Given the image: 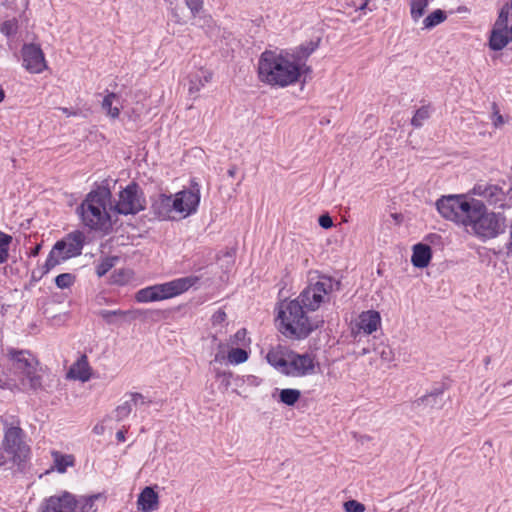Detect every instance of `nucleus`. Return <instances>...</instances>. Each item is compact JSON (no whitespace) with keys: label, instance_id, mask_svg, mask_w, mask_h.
Instances as JSON below:
<instances>
[{"label":"nucleus","instance_id":"nucleus-1","mask_svg":"<svg viewBox=\"0 0 512 512\" xmlns=\"http://www.w3.org/2000/svg\"><path fill=\"white\" fill-rule=\"evenodd\" d=\"M332 291V277L326 275L321 276L315 284L306 287L297 299L280 307L277 315L279 331L288 338L302 340L322 327L324 320L309 319L304 309L315 311L324 301V296Z\"/></svg>","mask_w":512,"mask_h":512},{"label":"nucleus","instance_id":"nucleus-2","mask_svg":"<svg viewBox=\"0 0 512 512\" xmlns=\"http://www.w3.org/2000/svg\"><path fill=\"white\" fill-rule=\"evenodd\" d=\"M258 76L269 85L287 87L297 83L301 73L284 51L265 50L258 60Z\"/></svg>","mask_w":512,"mask_h":512},{"label":"nucleus","instance_id":"nucleus-3","mask_svg":"<svg viewBox=\"0 0 512 512\" xmlns=\"http://www.w3.org/2000/svg\"><path fill=\"white\" fill-rule=\"evenodd\" d=\"M200 202L199 185L192 182L191 189L172 195L161 193L151 197V210L161 220L173 219V212L188 216L196 212Z\"/></svg>","mask_w":512,"mask_h":512},{"label":"nucleus","instance_id":"nucleus-4","mask_svg":"<svg viewBox=\"0 0 512 512\" xmlns=\"http://www.w3.org/2000/svg\"><path fill=\"white\" fill-rule=\"evenodd\" d=\"M8 358L11 363V369L15 374H20L21 384L28 387L33 392L46 390L42 383V375L39 373L38 360L28 350L8 349Z\"/></svg>","mask_w":512,"mask_h":512},{"label":"nucleus","instance_id":"nucleus-5","mask_svg":"<svg viewBox=\"0 0 512 512\" xmlns=\"http://www.w3.org/2000/svg\"><path fill=\"white\" fill-rule=\"evenodd\" d=\"M470 217L465 226H471L475 233L483 238H495L505 231V217L500 213H488L485 204L481 200L472 203Z\"/></svg>","mask_w":512,"mask_h":512},{"label":"nucleus","instance_id":"nucleus-6","mask_svg":"<svg viewBox=\"0 0 512 512\" xmlns=\"http://www.w3.org/2000/svg\"><path fill=\"white\" fill-rule=\"evenodd\" d=\"M199 280V276L190 275L162 284L148 286L135 293V300L138 303H148L173 298L186 292L198 283Z\"/></svg>","mask_w":512,"mask_h":512},{"label":"nucleus","instance_id":"nucleus-7","mask_svg":"<svg viewBox=\"0 0 512 512\" xmlns=\"http://www.w3.org/2000/svg\"><path fill=\"white\" fill-rule=\"evenodd\" d=\"M24 431L19 426H11L5 430L1 449L4 450L17 467L16 471L23 473L30 456V447L24 442Z\"/></svg>","mask_w":512,"mask_h":512},{"label":"nucleus","instance_id":"nucleus-8","mask_svg":"<svg viewBox=\"0 0 512 512\" xmlns=\"http://www.w3.org/2000/svg\"><path fill=\"white\" fill-rule=\"evenodd\" d=\"M474 201L476 199H467L464 195L442 196L437 200L436 208L444 218L465 226Z\"/></svg>","mask_w":512,"mask_h":512},{"label":"nucleus","instance_id":"nucleus-9","mask_svg":"<svg viewBox=\"0 0 512 512\" xmlns=\"http://www.w3.org/2000/svg\"><path fill=\"white\" fill-rule=\"evenodd\" d=\"M146 207L144 193L138 183L131 182L119 193L114 210L121 215H135Z\"/></svg>","mask_w":512,"mask_h":512},{"label":"nucleus","instance_id":"nucleus-10","mask_svg":"<svg viewBox=\"0 0 512 512\" xmlns=\"http://www.w3.org/2000/svg\"><path fill=\"white\" fill-rule=\"evenodd\" d=\"M77 210L84 225L90 229L108 232L112 228L110 215L105 207L83 202Z\"/></svg>","mask_w":512,"mask_h":512},{"label":"nucleus","instance_id":"nucleus-11","mask_svg":"<svg viewBox=\"0 0 512 512\" xmlns=\"http://www.w3.org/2000/svg\"><path fill=\"white\" fill-rule=\"evenodd\" d=\"M77 499L67 491L46 498L40 506L39 512H76Z\"/></svg>","mask_w":512,"mask_h":512},{"label":"nucleus","instance_id":"nucleus-12","mask_svg":"<svg viewBox=\"0 0 512 512\" xmlns=\"http://www.w3.org/2000/svg\"><path fill=\"white\" fill-rule=\"evenodd\" d=\"M289 363L285 370L286 376L302 377L314 372V359L309 353L298 354L292 350L288 351Z\"/></svg>","mask_w":512,"mask_h":512},{"label":"nucleus","instance_id":"nucleus-13","mask_svg":"<svg viewBox=\"0 0 512 512\" xmlns=\"http://www.w3.org/2000/svg\"><path fill=\"white\" fill-rule=\"evenodd\" d=\"M320 39L302 43L291 52L284 51L289 59L299 68L301 75L311 73L312 69L306 64L310 55L319 47Z\"/></svg>","mask_w":512,"mask_h":512},{"label":"nucleus","instance_id":"nucleus-14","mask_svg":"<svg viewBox=\"0 0 512 512\" xmlns=\"http://www.w3.org/2000/svg\"><path fill=\"white\" fill-rule=\"evenodd\" d=\"M23 66L31 73H41L46 68L44 53L39 45L24 44L21 50Z\"/></svg>","mask_w":512,"mask_h":512},{"label":"nucleus","instance_id":"nucleus-15","mask_svg":"<svg viewBox=\"0 0 512 512\" xmlns=\"http://www.w3.org/2000/svg\"><path fill=\"white\" fill-rule=\"evenodd\" d=\"M472 193L484 198L488 204L500 208L501 202H505V192L498 185L479 182L473 187Z\"/></svg>","mask_w":512,"mask_h":512},{"label":"nucleus","instance_id":"nucleus-16","mask_svg":"<svg viewBox=\"0 0 512 512\" xmlns=\"http://www.w3.org/2000/svg\"><path fill=\"white\" fill-rule=\"evenodd\" d=\"M414 404L418 407L424 406L431 409H442L445 404L444 385L435 387L431 392L415 400Z\"/></svg>","mask_w":512,"mask_h":512},{"label":"nucleus","instance_id":"nucleus-17","mask_svg":"<svg viewBox=\"0 0 512 512\" xmlns=\"http://www.w3.org/2000/svg\"><path fill=\"white\" fill-rule=\"evenodd\" d=\"M67 254L68 253L65 250V241L58 240L52 247L45 261L44 273H48L60 263L72 258V256H67Z\"/></svg>","mask_w":512,"mask_h":512},{"label":"nucleus","instance_id":"nucleus-18","mask_svg":"<svg viewBox=\"0 0 512 512\" xmlns=\"http://www.w3.org/2000/svg\"><path fill=\"white\" fill-rule=\"evenodd\" d=\"M212 79V73L208 70L200 69L188 75V93L193 98L198 96L202 87Z\"/></svg>","mask_w":512,"mask_h":512},{"label":"nucleus","instance_id":"nucleus-19","mask_svg":"<svg viewBox=\"0 0 512 512\" xmlns=\"http://www.w3.org/2000/svg\"><path fill=\"white\" fill-rule=\"evenodd\" d=\"M60 241H65V250L67 256L77 257L81 255L85 243V236L83 232L76 230L69 234Z\"/></svg>","mask_w":512,"mask_h":512},{"label":"nucleus","instance_id":"nucleus-20","mask_svg":"<svg viewBox=\"0 0 512 512\" xmlns=\"http://www.w3.org/2000/svg\"><path fill=\"white\" fill-rule=\"evenodd\" d=\"M432 250L431 247L424 243H417L413 246V253L411 256V263L416 268H426L431 261Z\"/></svg>","mask_w":512,"mask_h":512},{"label":"nucleus","instance_id":"nucleus-21","mask_svg":"<svg viewBox=\"0 0 512 512\" xmlns=\"http://www.w3.org/2000/svg\"><path fill=\"white\" fill-rule=\"evenodd\" d=\"M158 493L152 487H145L138 496V506L142 512H151L158 508Z\"/></svg>","mask_w":512,"mask_h":512},{"label":"nucleus","instance_id":"nucleus-22","mask_svg":"<svg viewBox=\"0 0 512 512\" xmlns=\"http://www.w3.org/2000/svg\"><path fill=\"white\" fill-rule=\"evenodd\" d=\"M380 321L379 312L370 310L362 313L359 326L366 334H372L378 329Z\"/></svg>","mask_w":512,"mask_h":512},{"label":"nucleus","instance_id":"nucleus-23","mask_svg":"<svg viewBox=\"0 0 512 512\" xmlns=\"http://www.w3.org/2000/svg\"><path fill=\"white\" fill-rule=\"evenodd\" d=\"M112 194L108 187L100 186L96 190H92L87 194L85 200L86 204H94L98 207H105L107 201L111 198Z\"/></svg>","mask_w":512,"mask_h":512},{"label":"nucleus","instance_id":"nucleus-24","mask_svg":"<svg viewBox=\"0 0 512 512\" xmlns=\"http://www.w3.org/2000/svg\"><path fill=\"white\" fill-rule=\"evenodd\" d=\"M139 314H140L139 310H126L125 311V310H120V309H117V310L103 309L98 312V315L109 325L116 323L115 318L124 319L127 316H132V318L135 319L137 317V315H139Z\"/></svg>","mask_w":512,"mask_h":512},{"label":"nucleus","instance_id":"nucleus-25","mask_svg":"<svg viewBox=\"0 0 512 512\" xmlns=\"http://www.w3.org/2000/svg\"><path fill=\"white\" fill-rule=\"evenodd\" d=\"M267 362L285 375L288 368L289 357H285L282 351L271 349L266 355Z\"/></svg>","mask_w":512,"mask_h":512},{"label":"nucleus","instance_id":"nucleus-26","mask_svg":"<svg viewBox=\"0 0 512 512\" xmlns=\"http://www.w3.org/2000/svg\"><path fill=\"white\" fill-rule=\"evenodd\" d=\"M103 497L104 495L102 493L81 496L77 499V509H79V512H97L95 501Z\"/></svg>","mask_w":512,"mask_h":512},{"label":"nucleus","instance_id":"nucleus-27","mask_svg":"<svg viewBox=\"0 0 512 512\" xmlns=\"http://www.w3.org/2000/svg\"><path fill=\"white\" fill-rule=\"evenodd\" d=\"M118 101L119 96L114 93H108L102 101V109L106 111L107 115L115 119L119 116L120 110L117 106H113V101Z\"/></svg>","mask_w":512,"mask_h":512},{"label":"nucleus","instance_id":"nucleus-28","mask_svg":"<svg viewBox=\"0 0 512 512\" xmlns=\"http://www.w3.org/2000/svg\"><path fill=\"white\" fill-rule=\"evenodd\" d=\"M300 397L301 392L298 389L286 388L279 392V402L287 406H294Z\"/></svg>","mask_w":512,"mask_h":512},{"label":"nucleus","instance_id":"nucleus-29","mask_svg":"<svg viewBox=\"0 0 512 512\" xmlns=\"http://www.w3.org/2000/svg\"><path fill=\"white\" fill-rule=\"evenodd\" d=\"M446 18L447 15L444 10L436 9L423 20V28L432 29L440 23L444 22Z\"/></svg>","mask_w":512,"mask_h":512},{"label":"nucleus","instance_id":"nucleus-30","mask_svg":"<svg viewBox=\"0 0 512 512\" xmlns=\"http://www.w3.org/2000/svg\"><path fill=\"white\" fill-rule=\"evenodd\" d=\"M118 261V256H105L101 258L99 263L96 265L97 276L103 277L104 275H106Z\"/></svg>","mask_w":512,"mask_h":512},{"label":"nucleus","instance_id":"nucleus-31","mask_svg":"<svg viewBox=\"0 0 512 512\" xmlns=\"http://www.w3.org/2000/svg\"><path fill=\"white\" fill-rule=\"evenodd\" d=\"M429 5V0H411L410 1V14L413 21L417 22L426 11Z\"/></svg>","mask_w":512,"mask_h":512},{"label":"nucleus","instance_id":"nucleus-32","mask_svg":"<svg viewBox=\"0 0 512 512\" xmlns=\"http://www.w3.org/2000/svg\"><path fill=\"white\" fill-rule=\"evenodd\" d=\"M54 464L59 473H64L69 466L74 465V457L72 455H63L59 452H54Z\"/></svg>","mask_w":512,"mask_h":512},{"label":"nucleus","instance_id":"nucleus-33","mask_svg":"<svg viewBox=\"0 0 512 512\" xmlns=\"http://www.w3.org/2000/svg\"><path fill=\"white\" fill-rule=\"evenodd\" d=\"M12 236L0 231V264L5 263L9 257V247L12 243Z\"/></svg>","mask_w":512,"mask_h":512},{"label":"nucleus","instance_id":"nucleus-34","mask_svg":"<svg viewBox=\"0 0 512 512\" xmlns=\"http://www.w3.org/2000/svg\"><path fill=\"white\" fill-rule=\"evenodd\" d=\"M248 352L242 348H232L228 353V359L231 363L241 364L248 359Z\"/></svg>","mask_w":512,"mask_h":512},{"label":"nucleus","instance_id":"nucleus-35","mask_svg":"<svg viewBox=\"0 0 512 512\" xmlns=\"http://www.w3.org/2000/svg\"><path fill=\"white\" fill-rule=\"evenodd\" d=\"M18 21L16 18L6 20L0 25V32L7 37H12L17 33Z\"/></svg>","mask_w":512,"mask_h":512},{"label":"nucleus","instance_id":"nucleus-36","mask_svg":"<svg viewBox=\"0 0 512 512\" xmlns=\"http://www.w3.org/2000/svg\"><path fill=\"white\" fill-rule=\"evenodd\" d=\"M75 279V275L71 273H62L56 276L55 285L60 289H66L74 284Z\"/></svg>","mask_w":512,"mask_h":512},{"label":"nucleus","instance_id":"nucleus-37","mask_svg":"<svg viewBox=\"0 0 512 512\" xmlns=\"http://www.w3.org/2000/svg\"><path fill=\"white\" fill-rule=\"evenodd\" d=\"M132 411V402L125 401L123 404L117 406L115 409V419L116 421H122L127 418Z\"/></svg>","mask_w":512,"mask_h":512},{"label":"nucleus","instance_id":"nucleus-38","mask_svg":"<svg viewBox=\"0 0 512 512\" xmlns=\"http://www.w3.org/2000/svg\"><path fill=\"white\" fill-rule=\"evenodd\" d=\"M428 118H429L428 109L426 107H421L416 110L414 116L411 119V124L414 127L419 128L423 125L424 120H426Z\"/></svg>","mask_w":512,"mask_h":512},{"label":"nucleus","instance_id":"nucleus-39","mask_svg":"<svg viewBox=\"0 0 512 512\" xmlns=\"http://www.w3.org/2000/svg\"><path fill=\"white\" fill-rule=\"evenodd\" d=\"M345 512H364L365 505L357 500H348L344 503Z\"/></svg>","mask_w":512,"mask_h":512},{"label":"nucleus","instance_id":"nucleus-40","mask_svg":"<svg viewBox=\"0 0 512 512\" xmlns=\"http://www.w3.org/2000/svg\"><path fill=\"white\" fill-rule=\"evenodd\" d=\"M184 3L190 9L193 16H196L203 8L202 0H184Z\"/></svg>","mask_w":512,"mask_h":512},{"label":"nucleus","instance_id":"nucleus-41","mask_svg":"<svg viewBox=\"0 0 512 512\" xmlns=\"http://www.w3.org/2000/svg\"><path fill=\"white\" fill-rule=\"evenodd\" d=\"M129 395L131 397V402L134 405H138V404L144 405V404H150L152 402L151 400L146 401L145 397L141 393H138V392H132Z\"/></svg>","mask_w":512,"mask_h":512},{"label":"nucleus","instance_id":"nucleus-42","mask_svg":"<svg viewBox=\"0 0 512 512\" xmlns=\"http://www.w3.org/2000/svg\"><path fill=\"white\" fill-rule=\"evenodd\" d=\"M318 223L324 229H329L333 226V220L329 214L320 215Z\"/></svg>","mask_w":512,"mask_h":512},{"label":"nucleus","instance_id":"nucleus-43","mask_svg":"<svg viewBox=\"0 0 512 512\" xmlns=\"http://www.w3.org/2000/svg\"><path fill=\"white\" fill-rule=\"evenodd\" d=\"M492 108H493V111H494L493 112V116H494L493 124H494L495 127H499V126L504 124V118L499 113V110H498V107H497L496 103L492 104Z\"/></svg>","mask_w":512,"mask_h":512},{"label":"nucleus","instance_id":"nucleus-44","mask_svg":"<svg viewBox=\"0 0 512 512\" xmlns=\"http://www.w3.org/2000/svg\"><path fill=\"white\" fill-rule=\"evenodd\" d=\"M212 324L213 325H219L223 323L226 320V313L222 309H218L213 315H212Z\"/></svg>","mask_w":512,"mask_h":512},{"label":"nucleus","instance_id":"nucleus-45","mask_svg":"<svg viewBox=\"0 0 512 512\" xmlns=\"http://www.w3.org/2000/svg\"><path fill=\"white\" fill-rule=\"evenodd\" d=\"M247 331L246 329L242 328L239 329L233 336L232 343L233 344H244V341L246 339Z\"/></svg>","mask_w":512,"mask_h":512},{"label":"nucleus","instance_id":"nucleus-46","mask_svg":"<svg viewBox=\"0 0 512 512\" xmlns=\"http://www.w3.org/2000/svg\"><path fill=\"white\" fill-rule=\"evenodd\" d=\"M512 207V187L505 192V202H501V208L506 209Z\"/></svg>","mask_w":512,"mask_h":512},{"label":"nucleus","instance_id":"nucleus-47","mask_svg":"<svg viewBox=\"0 0 512 512\" xmlns=\"http://www.w3.org/2000/svg\"><path fill=\"white\" fill-rule=\"evenodd\" d=\"M77 379L81 380V381H87L89 380L90 378V374L88 373V370L84 369V370H80L78 372V375L75 376Z\"/></svg>","mask_w":512,"mask_h":512},{"label":"nucleus","instance_id":"nucleus-48","mask_svg":"<svg viewBox=\"0 0 512 512\" xmlns=\"http://www.w3.org/2000/svg\"><path fill=\"white\" fill-rule=\"evenodd\" d=\"M46 273H44V270L40 273H37L36 271H32L31 274V282H38Z\"/></svg>","mask_w":512,"mask_h":512},{"label":"nucleus","instance_id":"nucleus-49","mask_svg":"<svg viewBox=\"0 0 512 512\" xmlns=\"http://www.w3.org/2000/svg\"><path fill=\"white\" fill-rule=\"evenodd\" d=\"M59 110H61L62 113L66 114L68 117L69 116H77L78 115V111H72V110H70L67 107H60Z\"/></svg>","mask_w":512,"mask_h":512},{"label":"nucleus","instance_id":"nucleus-50","mask_svg":"<svg viewBox=\"0 0 512 512\" xmlns=\"http://www.w3.org/2000/svg\"><path fill=\"white\" fill-rule=\"evenodd\" d=\"M370 0H359V3H354V5L360 9V10H364L365 8H367L368 6V3H369Z\"/></svg>","mask_w":512,"mask_h":512},{"label":"nucleus","instance_id":"nucleus-51","mask_svg":"<svg viewBox=\"0 0 512 512\" xmlns=\"http://www.w3.org/2000/svg\"><path fill=\"white\" fill-rule=\"evenodd\" d=\"M40 250H41V245H40V244H37V245H35V246L31 249V251H30L29 255H30L31 257H36V256L39 254Z\"/></svg>","mask_w":512,"mask_h":512},{"label":"nucleus","instance_id":"nucleus-52","mask_svg":"<svg viewBox=\"0 0 512 512\" xmlns=\"http://www.w3.org/2000/svg\"><path fill=\"white\" fill-rule=\"evenodd\" d=\"M125 433H126V430H119V431L116 433V439H117L119 442H124V441H125Z\"/></svg>","mask_w":512,"mask_h":512},{"label":"nucleus","instance_id":"nucleus-53","mask_svg":"<svg viewBox=\"0 0 512 512\" xmlns=\"http://www.w3.org/2000/svg\"><path fill=\"white\" fill-rule=\"evenodd\" d=\"M5 453L4 450H0V467L4 466L6 463H7V458L5 456Z\"/></svg>","mask_w":512,"mask_h":512},{"label":"nucleus","instance_id":"nucleus-54","mask_svg":"<svg viewBox=\"0 0 512 512\" xmlns=\"http://www.w3.org/2000/svg\"><path fill=\"white\" fill-rule=\"evenodd\" d=\"M236 172H237V167L235 165H232L228 171H227V174L229 177H234L236 175Z\"/></svg>","mask_w":512,"mask_h":512},{"label":"nucleus","instance_id":"nucleus-55","mask_svg":"<svg viewBox=\"0 0 512 512\" xmlns=\"http://www.w3.org/2000/svg\"><path fill=\"white\" fill-rule=\"evenodd\" d=\"M333 290L339 291L341 289V281L333 279Z\"/></svg>","mask_w":512,"mask_h":512},{"label":"nucleus","instance_id":"nucleus-56","mask_svg":"<svg viewBox=\"0 0 512 512\" xmlns=\"http://www.w3.org/2000/svg\"><path fill=\"white\" fill-rule=\"evenodd\" d=\"M508 249H509V251L512 252V224H511V229H510V241L508 243Z\"/></svg>","mask_w":512,"mask_h":512},{"label":"nucleus","instance_id":"nucleus-57","mask_svg":"<svg viewBox=\"0 0 512 512\" xmlns=\"http://www.w3.org/2000/svg\"><path fill=\"white\" fill-rule=\"evenodd\" d=\"M5 98V92L2 88H0V103L4 100Z\"/></svg>","mask_w":512,"mask_h":512},{"label":"nucleus","instance_id":"nucleus-58","mask_svg":"<svg viewBox=\"0 0 512 512\" xmlns=\"http://www.w3.org/2000/svg\"><path fill=\"white\" fill-rule=\"evenodd\" d=\"M490 361H491L490 356H487V357H485V359H484V364L487 366V365L490 363Z\"/></svg>","mask_w":512,"mask_h":512},{"label":"nucleus","instance_id":"nucleus-59","mask_svg":"<svg viewBox=\"0 0 512 512\" xmlns=\"http://www.w3.org/2000/svg\"><path fill=\"white\" fill-rule=\"evenodd\" d=\"M170 2V4H173L174 2H176L177 0H168Z\"/></svg>","mask_w":512,"mask_h":512},{"label":"nucleus","instance_id":"nucleus-60","mask_svg":"<svg viewBox=\"0 0 512 512\" xmlns=\"http://www.w3.org/2000/svg\"><path fill=\"white\" fill-rule=\"evenodd\" d=\"M36 282H31L29 283V286H33Z\"/></svg>","mask_w":512,"mask_h":512},{"label":"nucleus","instance_id":"nucleus-61","mask_svg":"<svg viewBox=\"0 0 512 512\" xmlns=\"http://www.w3.org/2000/svg\"><path fill=\"white\" fill-rule=\"evenodd\" d=\"M381 356H382V357L386 356V353L383 351V352L381 353Z\"/></svg>","mask_w":512,"mask_h":512},{"label":"nucleus","instance_id":"nucleus-62","mask_svg":"<svg viewBox=\"0 0 512 512\" xmlns=\"http://www.w3.org/2000/svg\"><path fill=\"white\" fill-rule=\"evenodd\" d=\"M381 356H382V357L386 356V353L383 351V352L381 353Z\"/></svg>","mask_w":512,"mask_h":512},{"label":"nucleus","instance_id":"nucleus-63","mask_svg":"<svg viewBox=\"0 0 512 512\" xmlns=\"http://www.w3.org/2000/svg\"><path fill=\"white\" fill-rule=\"evenodd\" d=\"M94 430H95V431H96V430H97V431H100V428H97V426H96V427H94Z\"/></svg>","mask_w":512,"mask_h":512},{"label":"nucleus","instance_id":"nucleus-64","mask_svg":"<svg viewBox=\"0 0 512 512\" xmlns=\"http://www.w3.org/2000/svg\"><path fill=\"white\" fill-rule=\"evenodd\" d=\"M94 430H95V431H96V430H97V431H100V428H97V426H96V427H94Z\"/></svg>","mask_w":512,"mask_h":512}]
</instances>
